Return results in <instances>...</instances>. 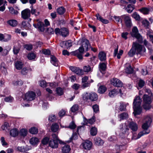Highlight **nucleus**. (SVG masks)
<instances>
[{"mask_svg": "<svg viewBox=\"0 0 153 153\" xmlns=\"http://www.w3.org/2000/svg\"><path fill=\"white\" fill-rule=\"evenodd\" d=\"M144 123L142 125V127L144 130L138 134V138H140L144 134H148L149 133V131H148L147 129L152 122L151 117L149 115L146 116L144 118Z\"/></svg>", "mask_w": 153, "mask_h": 153, "instance_id": "nucleus-1", "label": "nucleus"}, {"mask_svg": "<svg viewBox=\"0 0 153 153\" xmlns=\"http://www.w3.org/2000/svg\"><path fill=\"white\" fill-rule=\"evenodd\" d=\"M120 135L123 138L127 137L129 133L128 126L126 124H121L120 126Z\"/></svg>", "mask_w": 153, "mask_h": 153, "instance_id": "nucleus-2", "label": "nucleus"}, {"mask_svg": "<svg viewBox=\"0 0 153 153\" xmlns=\"http://www.w3.org/2000/svg\"><path fill=\"white\" fill-rule=\"evenodd\" d=\"M143 100L144 103L143 105V108L146 110L150 109L151 107V104L152 102V99L151 97L147 95L144 94L143 96Z\"/></svg>", "mask_w": 153, "mask_h": 153, "instance_id": "nucleus-3", "label": "nucleus"}, {"mask_svg": "<svg viewBox=\"0 0 153 153\" xmlns=\"http://www.w3.org/2000/svg\"><path fill=\"white\" fill-rule=\"evenodd\" d=\"M132 47L134 48L137 54H140L142 52H144L146 51L145 48L143 46L137 43L133 42Z\"/></svg>", "mask_w": 153, "mask_h": 153, "instance_id": "nucleus-4", "label": "nucleus"}, {"mask_svg": "<svg viewBox=\"0 0 153 153\" xmlns=\"http://www.w3.org/2000/svg\"><path fill=\"white\" fill-rule=\"evenodd\" d=\"M121 18L123 19L127 27H130L132 25L131 20L130 17L126 15H124L122 16Z\"/></svg>", "mask_w": 153, "mask_h": 153, "instance_id": "nucleus-5", "label": "nucleus"}, {"mask_svg": "<svg viewBox=\"0 0 153 153\" xmlns=\"http://www.w3.org/2000/svg\"><path fill=\"white\" fill-rule=\"evenodd\" d=\"M92 143L90 141L86 140L83 142L81 144L83 148L87 150H90L92 146Z\"/></svg>", "mask_w": 153, "mask_h": 153, "instance_id": "nucleus-6", "label": "nucleus"}, {"mask_svg": "<svg viewBox=\"0 0 153 153\" xmlns=\"http://www.w3.org/2000/svg\"><path fill=\"white\" fill-rule=\"evenodd\" d=\"M111 84L113 86L120 87L123 85V83L122 82L118 79L116 78H113L110 80Z\"/></svg>", "mask_w": 153, "mask_h": 153, "instance_id": "nucleus-7", "label": "nucleus"}, {"mask_svg": "<svg viewBox=\"0 0 153 153\" xmlns=\"http://www.w3.org/2000/svg\"><path fill=\"white\" fill-rule=\"evenodd\" d=\"M35 96L36 94L33 92H28L25 95V100L27 101H31L35 99Z\"/></svg>", "mask_w": 153, "mask_h": 153, "instance_id": "nucleus-8", "label": "nucleus"}, {"mask_svg": "<svg viewBox=\"0 0 153 153\" xmlns=\"http://www.w3.org/2000/svg\"><path fill=\"white\" fill-rule=\"evenodd\" d=\"M131 35L133 37H134L137 39H142V37L138 33V30L136 27H134L133 28Z\"/></svg>", "mask_w": 153, "mask_h": 153, "instance_id": "nucleus-9", "label": "nucleus"}, {"mask_svg": "<svg viewBox=\"0 0 153 153\" xmlns=\"http://www.w3.org/2000/svg\"><path fill=\"white\" fill-rule=\"evenodd\" d=\"M22 18L24 19H28L30 16V11L28 9H26L22 11L21 12Z\"/></svg>", "mask_w": 153, "mask_h": 153, "instance_id": "nucleus-10", "label": "nucleus"}, {"mask_svg": "<svg viewBox=\"0 0 153 153\" xmlns=\"http://www.w3.org/2000/svg\"><path fill=\"white\" fill-rule=\"evenodd\" d=\"M70 69L73 72L78 75L82 74V70L78 67L71 66L69 67Z\"/></svg>", "mask_w": 153, "mask_h": 153, "instance_id": "nucleus-11", "label": "nucleus"}, {"mask_svg": "<svg viewBox=\"0 0 153 153\" xmlns=\"http://www.w3.org/2000/svg\"><path fill=\"white\" fill-rule=\"evenodd\" d=\"M94 141L95 144L98 146H103L104 141L102 140L100 137H97L94 139Z\"/></svg>", "mask_w": 153, "mask_h": 153, "instance_id": "nucleus-12", "label": "nucleus"}, {"mask_svg": "<svg viewBox=\"0 0 153 153\" xmlns=\"http://www.w3.org/2000/svg\"><path fill=\"white\" fill-rule=\"evenodd\" d=\"M128 126L132 131H137L138 129V125L137 124L133 121L129 123Z\"/></svg>", "mask_w": 153, "mask_h": 153, "instance_id": "nucleus-13", "label": "nucleus"}, {"mask_svg": "<svg viewBox=\"0 0 153 153\" xmlns=\"http://www.w3.org/2000/svg\"><path fill=\"white\" fill-rule=\"evenodd\" d=\"M133 108L134 110L133 113L134 115L140 114L141 113L142 109L141 106H133Z\"/></svg>", "mask_w": 153, "mask_h": 153, "instance_id": "nucleus-14", "label": "nucleus"}, {"mask_svg": "<svg viewBox=\"0 0 153 153\" xmlns=\"http://www.w3.org/2000/svg\"><path fill=\"white\" fill-rule=\"evenodd\" d=\"M142 99L139 96H136L134 100L133 106H141Z\"/></svg>", "mask_w": 153, "mask_h": 153, "instance_id": "nucleus-15", "label": "nucleus"}, {"mask_svg": "<svg viewBox=\"0 0 153 153\" xmlns=\"http://www.w3.org/2000/svg\"><path fill=\"white\" fill-rule=\"evenodd\" d=\"M118 46L117 45V48L114 49V56H116L117 55V57L118 59L120 58L121 56L122 55L123 53V51L122 50H120L119 51V53L117 54L118 51Z\"/></svg>", "mask_w": 153, "mask_h": 153, "instance_id": "nucleus-16", "label": "nucleus"}, {"mask_svg": "<svg viewBox=\"0 0 153 153\" xmlns=\"http://www.w3.org/2000/svg\"><path fill=\"white\" fill-rule=\"evenodd\" d=\"M89 100L92 101H96L98 99L97 94L93 92L89 93Z\"/></svg>", "mask_w": 153, "mask_h": 153, "instance_id": "nucleus-17", "label": "nucleus"}, {"mask_svg": "<svg viewBox=\"0 0 153 153\" xmlns=\"http://www.w3.org/2000/svg\"><path fill=\"white\" fill-rule=\"evenodd\" d=\"M58 141L51 140L49 142V146L53 148H57L58 147Z\"/></svg>", "mask_w": 153, "mask_h": 153, "instance_id": "nucleus-18", "label": "nucleus"}, {"mask_svg": "<svg viewBox=\"0 0 153 153\" xmlns=\"http://www.w3.org/2000/svg\"><path fill=\"white\" fill-rule=\"evenodd\" d=\"M89 41L88 40L84 39L82 42V47L86 51H88V45H89Z\"/></svg>", "mask_w": 153, "mask_h": 153, "instance_id": "nucleus-19", "label": "nucleus"}, {"mask_svg": "<svg viewBox=\"0 0 153 153\" xmlns=\"http://www.w3.org/2000/svg\"><path fill=\"white\" fill-rule=\"evenodd\" d=\"M7 23L11 26L13 27H16L18 25L17 21L15 19H10L7 21Z\"/></svg>", "mask_w": 153, "mask_h": 153, "instance_id": "nucleus-20", "label": "nucleus"}, {"mask_svg": "<svg viewBox=\"0 0 153 153\" xmlns=\"http://www.w3.org/2000/svg\"><path fill=\"white\" fill-rule=\"evenodd\" d=\"M22 27L26 30H28L30 29L31 25L29 23L23 21L22 23Z\"/></svg>", "mask_w": 153, "mask_h": 153, "instance_id": "nucleus-21", "label": "nucleus"}, {"mask_svg": "<svg viewBox=\"0 0 153 153\" xmlns=\"http://www.w3.org/2000/svg\"><path fill=\"white\" fill-rule=\"evenodd\" d=\"M82 70V74H83V72L88 73L89 72H91L93 71L92 68L89 65L84 66L83 67Z\"/></svg>", "mask_w": 153, "mask_h": 153, "instance_id": "nucleus-22", "label": "nucleus"}, {"mask_svg": "<svg viewBox=\"0 0 153 153\" xmlns=\"http://www.w3.org/2000/svg\"><path fill=\"white\" fill-rule=\"evenodd\" d=\"M98 57L100 61H104L106 59V54L103 51H101L98 54Z\"/></svg>", "mask_w": 153, "mask_h": 153, "instance_id": "nucleus-23", "label": "nucleus"}, {"mask_svg": "<svg viewBox=\"0 0 153 153\" xmlns=\"http://www.w3.org/2000/svg\"><path fill=\"white\" fill-rule=\"evenodd\" d=\"M51 62L54 65L56 66H58V61L56 58L53 56H51Z\"/></svg>", "mask_w": 153, "mask_h": 153, "instance_id": "nucleus-24", "label": "nucleus"}, {"mask_svg": "<svg viewBox=\"0 0 153 153\" xmlns=\"http://www.w3.org/2000/svg\"><path fill=\"white\" fill-rule=\"evenodd\" d=\"M29 142L31 145L35 146L38 143L39 140L37 137H33L30 139Z\"/></svg>", "mask_w": 153, "mask_h": 153, "instance_id": "nucleus-25", "label": "nucleus"}, {"mask_svg": "<svg viewBox=\"0 0 153 153\" xmlns=\"http://www.w3.org/2000/svg\"><path fill=\"white\" fill-rule=\"evenodd\" d=\"M68 30L66 28H61V35L64 37H66L68 35Z\"/></svg>", "mask_w": 153, "mask_h": 153, "instance_id": "nucleus-26", "label": "nucleus"}, {"mask_svg": "<svg viewBox=\"0 0 153 153\" xmlns=\"http://www.w3.org/2000/svg\"><path fill=\"white\" fill-rule=\"evenodd\" d=\"M70 150V147L68 145H65L62 148V151L63 153H68Z\"/></svg>", "mask_w": 153, "mask_h": 153, "instance_id": "nucleus-27", "label": "nucleus"}, {"mask_svg": "<svg viewBox=\"0 0 153 153\" xmlns=\"http://www.w3.org/2000/svg\"><path fill=\"white\" fill-rule=\"evenodd\" d=\"M66 9L63 7H60L58 8L56 10L57 12L60 15L64 14L65 12Z\"/></svg>", "mask_w": 153, "mask_h": 153, "instance_id": "nucleus-28", "label": "nucleus"}, {"mask_svg": "<svg viewBox=\"0 0 153 153\" xmlns=\"http://www.w3.org/2000/svg\"><path fill=\"white\" fill-rule=\"evenodd\" d=\"M97 19L104 24H107L108 22V21L107 20L103 19L99 15V13L97 14L96 15Z\"/></svg>", "mask_w": 153, "mask_h": 153, "instance_id": "nucleus-29", "label": "nucleus"}, {"mask_svg": "<svg viewBox=\"0 0 153 153\" xmlns=\"http://www.w3.org/2000/svg\"><path fill=\"white\" fill-rule=\"evenodd\" d=\"M59 126L56 123L53 124L51 126V130L53 132H56L59 129Z\"/></svg>", "mask_w": 153, "mask_h": 153, "instance_id": "nucleus-30", "label": "nucleus"}, {"mask_svg": "<svg viewBox=\"0 0 153 153\" xmlns=\"http://www.w3.org/2000/svg\"><path fill=\"white\" fill-rule=\"evenodd\" d=\"M118 117L120 119V120L126 119L128 118V114L126 112H123L118 115Z\"/></svg>", "mask_w": 153, "mask_h": 153, "instance_id": "nucleus-31", "label": "nucleus"}, {"mask_svg": "<svg viewBox=\"0 0 153 153\" xmlns=\"http://www.w3.org/2000/svg\"><path fill=\"white\" fill-rule=\"evenodd\" d=\"M19 133L18 130L16 128L11 129L10 131V134L11 136L15 137L17 136Z\"/></svg>", "mask_w": 153, "mask_h": 153, "instance_id": "nucleus-32", "label": "nucleus"}, {"mask_svg": "<svg viewBox=\"0 0 153 153\" xmlns=\"http://www.w3.org/2000/svg\"><path fill=\"white\" fill-rule=\"evenodd\" d=\"M107 64L105 63H100L99 65V68L101 72L104 71L106 68Z\"/></svg>", "mask_w": 153, "mask_h": 153, "instance_id": "nucleus-33", "label": "nucleus"}, {"mask_svg": "<svg viewBox=\"0 0 153 153\" xmlns=\"http://www.w3.org/2000/svg\"><path fill=\"white\" fill-rule=\"evenodd\" d=\"M118 93V91L115 89L111 90L108 93L109 96L111 97H113L116 96Z\"/></svg>", "mask_w": 153, "mask_h": 153, "instance_id": "nucleus-34", "label": "nucleus"}, {"mask_svg": "<svg viewBox=\"0 0 153 153\" xmlns=\"http://www.w3.org/2000/svg\"><path fill=\"white\" fill-rule=\"evenodd\" d=\"M37 28L41 31H44L45 30L44 25L43 23L39 22L37 24Z\"/></svg>", "mask_w": 153, "mask_h": 153, "instance_id": "nucleus-35", "label": "nucleus"}, {"mask_svg": "<svg viewBox=\"0 0 153 153\" xmlns=\"http://www.w3.org/2000/svg\"><path fill=\"white\" fill-rule=\"evenodd\" d=\"M89 93L88 92H85L82 94V98L85 102H87L89 100Z\"/></svg>", "mask_w": 153, "mask_h": 153, "instance_id": "nucleus-36", "label": "nucleus"}, {"mask_svg": "<svg viewBox=\"0 0 153 153\" xmlns=\"http://www.w3.org/2000/svg\"><path fill=\"white\" fill-rule=\"evenodd\" d=\"M90 134L93 136H95L97 134V129L95 127H92L90 129Z\"/></svg>", "mask_w": 153, "mask_h": 153, "instance_id": "nucleus-37", "label": "nucleus"}, {"mask_svg": "<svg viewBox=\"0 0 153 153\" xmlns=\"http://www.w3.org/2000/svg\"><path fill=\"white\" fill-rule=\"evenodd\" d=\"M0 68L2 72L6 74L7 73V70L4 63L2 62L1 63Z\"/></svg>", "mask_w": 153, "mask_h": 153, "instance_id": "nucleus-38", "label": "nucleus"}, {"mask_svg": "<svg viewBox=\"0 0 153 153\" xmlns=\"http://www.w3.org/2000/svg\"><path fill=\"white\" fill-rule=\"evenodd\" d=\"M31 9L30 13L33 15H34L35 16H37L39 14V12L37 11V10L33 8V5H31L30 7Z\"/></svg>", "mask_w": 153, "mask_h": 153, "instance_id": "nucleus-39", "label": "nucleus"}, {"mask_svg": "<svg viewBox=\"0 0 153 153\" xmlns=\"http://www.w3.org/2000/svg\"><path fill=\"white\" fill-rule=\"evenodd\" d=\"M23 65V63L20 61H17L15 63V66L18 70H20L22 68Z\"/></svg>", "mask_w": 153, "mask_h": 153, "instance_id": "nucleus-40", "label": "nucleus"}, {"mask_svg": "<svg viewBox=\"0 0 153 153\" xmlns=\"http://www.w3.org/2000/svg\"><path fill=\"white\" fill-rule=\"evenodd\" d=\"M107 88L104 85L100 86L98 89V92L100 94L104 93L106 90Z\"/></svg>", "mask_w": 153, "mask_h": 153, "instance_id": "nucleus-41", "label": "nucleus"}, {"mask_svg": "<svg viewBox=\"0 0 153 153\" xmlns=\"http://www.w3.org/2000/svg\"><path fill=\"white\" fill-rule=\"evenodd\" d=\"M125 72L127 74H131L133 72V70L131 66L129 65L128 67L126 68L125 69Z\"/></svg>", "mask_w": 153, "mask_h": 153, "instance_id": "nucleus-42", "label": "nucleus"}, {"mask_svg": "<svg viewBox=\"0 0 153 153\" xmlns=\"http://www.w3.org/2000/svg\"><path fill=\"white\" fill-rule=\"evenodd\" d=\"M134 9L133 6L131 4L128 5L126 8L127 12L129 13H131Z\"/></svg>", "mask_w": 153, "mask_h": 153, "instance_id": "nucleus-43", "label": "nucleus"}, {"mask_svg": "<svg viewBox=\"0 0 153 153\" xmlns=\"http://www.w3.org/2000/svg\"><path fill=\"white\" fill-rule=\"evenodd\" d=\"M29 132L32 134H36L38 132V130L36 128L33 127L30 129Z\"/></svg>", "mask_w": 153, "mask_h": 153, "instance_id": "nucleus-44", "label": "nucleus"}, {"mask_svg": "<svg viewBox=\"0 0 153 153\" xmlns=\"http://www.w3.org/2000/svg\"><path fill=\"white\" fill-rule=\"evenodd\" d=\"M49 138L47 137H44L42 140V143L44 145L49 143Z\"/></svg>", "mask_w": 153, "mask_h": 153, "instance_id": "nucleus-45", "label": "nucleus"}, {"mask_svg": "<svg viewBox=\"0 0 153 153\" xmlns=\"http://www.w3.org/2000/svg\"><path fill=\"white\" fill-rule=\"evenodd\" d=\"M65 48H68L70 47L72 45V43L71 40H68L67 41H65Z\"/></svg>", "mask_w": 153, "mask_h": 153, "instance_id": "nucleus-46", "label": "nucleus"}, {"mask_svg": "<svg viewBox=\"0 0 153 153\" xmlns=\"http://www.w3.org/2000/svg\"><path fill=\"white\" fill-rule=\"evenodd\" d=\"M9 10L10 13L14 15H17L18 13L17 10H15L12 7H10L9 8Z\"/></svg>", "mask_w": 153, "mask_h": 153, "instance_id": "nucleus-47", "label": "nucleus"}, {"mask_svg": "<svg viewBox=\"0 0 153 153\" xmlns=\"http://www.w3.org/2000/svg\"><path fill=\"white\" fill-rule=\"evenodd\" d=\"M36 56L35 54L34 53H32L28 54L27 55V58L30 60H32L34 59Z\"/></svg>", "mask_w": 153, "mask_h": 153, "instance_id": "nucleus-48", "label": "nucleus"}, {"mask_svg": "<svg viewBox=\"0 0 153 153\" xmlns=\"http://www.w3.org/2000/svg\"><path fill=\"white\" fill-rule=\"evenodd\" d=\"M76 127V126L75 124L74 121H72L69 124V126L67 127V128H69L71 129H75Z\"/></svg>", "mask_w": 153, "mask_h": 153, "instance_id": "nucleus-49", "label": "nucleus"}, {"mask_svg": "<svg viewBox=\"0 0 153 153\" xmlns=\"http://www.w3.org/2000/svg\"><path fill=\"white\" fill-rule=\"evenodd\" d=\"M56 91L57 94L59 95H62L63 94V90L60 87L56 88Z\"/></svg>", "mask_w": 153, "mask_h": 153, "instance_id": "nucleus-50", "label": "nucleus"}, {"mask_svg": "<svg viewBox=\"0 0 153 153\" xmlns=\"http://www.w3.org/2000/svg\"><path fill=\"white\" fill-rule=\"evenodd\" d=\"M71 109L72 112H76L78 110L79 106L77 105H74L71 108Z\"/></svg>", "mask_w": 153, "mask_h": 153, "instance_id": "nucleus-51", "label": "nucleus"}, {"mask_svg": "<svg viewBox=\"0 0 153 153\" xmlns=\"http://www.w3.org/2000/svg\"><path fill=\"white\" fill-rule=\"evenodd\" d=\"M119 109L121 111H125L126 109V106L123 103H121L119 107Z\"/></svg>", "mask_w": 153, "mask_h": 153, "instance_id": "nucleus-52", "label": "nucleus"}, {"mask_svg": "<svg viewBox=\"0 0 153 153\" xmlns=\"http://www.w3.org/2000/svg\"><path fill=\"white\" fill-rule=\"evenodd\" d=\"M27 130L25 129H22L20 131V135L23 136H25L27 134Z\"/></svg>", "mask_w": 153, "mask_h": 153, "instance_id": "nucleus-53", "label": "nucleus"}, {"mask_svg": "<svg viewBox=\"0 0 153 153\" xmlns=\"http://www.w3.org/2000/svg\"><path fill=\"white\" fill-rule=\"evenodd\" d=\"M136 52L134 49L131 48L128 53V55L131 57L133 56Z\"/></svg>", "mask_w": 153, "mask_h": 153, "instance_id": "nucleus-54", "label": "nucleus"}, {"mask_svg": "<svg viewBox=\"0 0 153 153\" xmlns=\"http://www.w3.org/2000/svg\"><path fill=\"white\" fill-rule=\"evenodd\" d=\"M132 17L136 20L139 21L140 20V16L136 12H135L133 14Z\"/></svg>", "mask_w": 153, "mask_h": 153, "instance_id": "nucleus-55", "label": "nucleus"}, {"mask_svg": "<svg viewBox=\"0 0 153 153\" xmlns=\"http://www.w3.org/2000/svg\"><path fill=\"white\" fill-rule=\"evenodd\" d=\"M13 98L11 96H9L8 97H6L4 99V101L6 102H11L13 101Z\"/></svg>", "mask_w": 153, "mask_h": 153, "instance_id": "nucleus-56", "label": "nucleus"}, {"mask_svg": "<svg viewBox=\"0 0 153 153\" xmlns=\"http://www.w3.org/2000/svg\"><path fill=\"white\" fill-rule=\"evenodd\" d=\"M24 47L27 50L30 51L32 49L33 46L31 44H26L24 45Z\"/></svg>", "mask_w": 153, "mask_h": 153, "instance_id": "nucleus-57", "label": "nucleus"}, {"mask_svg": "<svg viewBox=\"0 0 153 153\" xmlns=\"http://www.w3.org/2000/svg\"><path fill=\"white\" fill-rule=\"evenodd\" d=\"M20 49L18 47L14 46L13 49V51L14 54H17L19 52Z\"/></svg>", "mask_w": 153, "mask_h": 153, "instance_id": "nucleus-58", "label": "nucleus"}, {"mask_svg": "<svg viewBox=\"0 0 153 153\" xmlns=\"http://www.w3.org/2000/svg\"><path fill=\"white\" fill-rule=\"evenodd\" d=\"M88 123L92 124L94 123L95 121V119L94 117H93L89 119L88 120H87Z\"/></svg>", "mask_w": 153, "mask_h": 153, "instance_id": "nucleus-59", "label": "nucleus"}, {"mask_svg": "<svg viewBox=\"0 0 153 153\" xmlns=\"http://www.w3.org/2000/svg\"><path fill=\"white\" fill-rule=\"evenodd\" d=\"M56 116L54 115H51L49 116L48 120L52 122L56 120Z\"/></svg>", "mask_w": 153, "mask_h": 153, "instance_id": "nucleus-60", "label": "nucleus"}, {"mask_svg": "<svg viewBox=\"0 0 153 153\" xmlns=\"http://www.w3.org/2000/svg\"><path fill=\"white\" fill-rule=\"evenodd\" d=\"M90 81H88L86 82L82 83V87L83 88H84L86 87H89L90 86Z\"/></svg>", "mask_w": 153, "mask_h": 153, "instance_id": "nucleus-61", "label": "nucleus"}, {"mask_svg": "<svg viewBox=\"0 0 153 153\" xmlns=\"http://www.w3.org/2000/svg\"><path fill=\"white\" fill-rule=\"evenodd\" d=\"M11 36L10 35H6L4 36V41L6 42L10 40L11 39Z\"/></svg>", "mask_w": 153, "mask_h": 153, "instance_id": "nucleus-62", "label": "nucleus"}, {"mask_svg": "<svg viewBox=\"0 0 153 153\" xmlns=\"http://www.w3.org/2000/svg\"><path fill=\"white\" fill-rule=\"evenodd\" d=\"M40 85L42 88H45L47 86L46 82L44 80L41 81L40 82Z\"/></svg>", "mask_w": 153, "mask_h": 153, "instance_id": "nucleus-63", "label": "nucleus"}, {"mask_svg": "<svg viewBox=\"0 0 153 153\" xmlns=\"http://www.w3.org/2000/svg\"><path fill=\"white\" fill-rule=\"evenodd\" d=\"M142 24L144 27L147 28L149 25V22L147 20H143L142 22Z\"/></svg>", "mask_w": 153, "mask_h": 153, "instance_id": "nucleus-64", "label": "nucleus"}]
</instances>
